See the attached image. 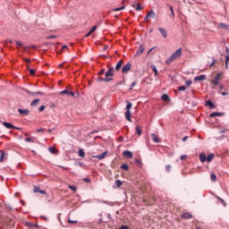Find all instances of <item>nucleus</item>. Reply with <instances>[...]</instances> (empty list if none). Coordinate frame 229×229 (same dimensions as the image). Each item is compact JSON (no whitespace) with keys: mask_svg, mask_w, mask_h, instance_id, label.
Here are the masks:
<instances>
[{"mask_svg":"<svg viewBox=\"0 0 229 229\" xmlns=\"http://www.w3.org/2000/svg\"><path fill=\"white\" fill-rule=\"evenodd\" d=\"M161 99H163V101H169V96H167V94H164L162 95Z\"/></svg>","mask_w":229,"mask_h":229,"instance_id":"29","label":"nucleus"},{"mask_svg":"<svg viewBox=\"0 0 229 229\" xmlns=\"http://www.w3.org/2000/svg\"><path fill=\"white\" fill-rule=\"evenodd\" d=\"M214 160V154H209L207 157V162H212Z\"/></svg>","mask_w":229,"mask_h":229,"instance_id":"27","label":"nucleus"},{"mask_svg":"<svg viewBox=\"0 0 229 229\" xmlns=\"http://www.w3.org/2000/svg\"><path fill=\"white\" fill-rule=\"evenodd\" d=\"M146 47H144V45H140L138 51L136 52V56H140L142 55V53H144Z\"/></svg>","mask_w":229,"mask_h":229,"instance_id":"6","label":"nucleus"},{"mask_svg":"<svg viewBox=\"0 0 229 229\" xmlns=\"http://www.w3.org/2000/svg\"><path fill=\"white\" fill-rule=\"evenodd\" d=\"M135 85H137V81H133L131 85L130 90L133 89V87H135Z\"/></svg>","mask_w":229,"mask_h":229,"instance_id":"45","label":"nucleus"},{"mask_svg":"<svg viewBox=\"0 0 229 229\" xmlns=\"http://www.w3.org/2000/svg\"><path fill=\"white\" fill-rule=\"evenodd\" d=\"M124 8H125L124 6H121V7L115 8L114 12H121V10H124Z\"/></svg>","mask_w":229,"mask_h":229,"instance_id":"41","label":"nucleus"},{"mask_svg":"<svg viewBox=\"0 0 229 229\" xmlns=\"http://www.w3.org/2000/svg\"><path fill=\"white\" fill-rule=\"evenodd\" d=\"M182 55V48L177 49L175 52H174L170 57L166 60V64L167 65H171V64H173V62H174L175 60H178V58H180Z\"/></svg>","mask_w":229,"mask_h":229,"instance_id":"1","label":"nucleus"},{"mask_svg":"<svg viewBox=\"0 0 229 229\" xmlns=\"http://www.w3.org/2000/svg\"><path fill=\"white\" fill-rule=\"evenodd\" d=\"M216 64V59H213L211 64H210V67H212L214 64Z\"/></svg>","mask_w":229,"mask_h":229,"instance_id":"60","label":"nucleus"},{"mask_svg":"<svg viewBox=\"0 0 229 229\" xmlns=\"http://www.w3.org/2000/svg\"><path fill=\"white\" fill-rule=\"evenodd\" d=\"M222 115H223V113L214 112L210 114L209 117H221Z\"/></svg>","mask_w":229,"mask_h":229,"instance_id":"18","label":"nucleus"},{"mask_svg":"<svg viewBox=\"0 0 229 229\" xmlns=\"http://www.w3.org/2000/svg\"><path fill=\"white\" fill-rule=\"evenodd\" d=\"M216 198H217V199H219L221 204L224 205V207H226V202H225V200L223 199H221L220 197H216Z\"/></svg>","mask_w":229,"mask_h":229,"instance_id":"37","label":"nucleus"},{"mask_svg":"<svg viewBox=\"0 0 229 229\" xmlns=\"http://www.w3.org/2000/svg\"><path fill=\"white\" fill-rule=\"evenodd\" d=\"M219 28H222L223 30H228V25L225 23H219Z\"/></svg>","mask_w":229,"mask_h":229,"instance_id":"30","label":"nucleus"},{"mask_svg":"<svg viewBox=\"0 0 229 229\" xmlns=\"http://www.w3.org/2000/svg\"><path fill=\"white\" fill-rule=\"evenodd\" d=\"M189 139V136H185L182 138V142H185V140H187Z\"/></svg>","mask_w":229,"mask_h":229,"instance_id":"58","label":"nucleus"},{"mask_svg":"<svg viewBox=\"0 0 229 229\" xmlns=\"http://www.w3.org/2000/svg\"><path fill=\"white\" fill-rule=\"evenodd\" d=\"M205 80H207V75H199L194 78V81H205Z\"/></svg>","mask_w":229,"mask_h":229,"instance_id":"7","label":"nucleus"},{"mask_svg":"<svg viewBox=\"0 0 229 229\" xmlns=\"http://www.w3.org/2000/svg\"><path fill=\"white\" fill-rule=\"evenodd\" d=\"M0 153H1L0 162H4V157H6V153L4 152V150H1Z\"/></svg>","mask_w":229,"mask_h":229,"instance_id":"21","label":"nucleus"},{"mask_svg":"<svg viewBox=\"0 0 229 229\" xmlns=\"http://www.w3.org/2000/svg\"><path fill=\"white\" fill-rule=\"evenodd\" d=\"M97 28H98L97 26H94L93 28H91V30L86 34V37H90L92 33L96 31Z\"/></svg>","mask_w":229,"mask_h":229,"instance_id":"20","label":"nucleus"},{"mask_svg":"<svg viewBox=\"0 0 229 229\" xmlns=\"http://www.w3.org/2000/svg\"><path fill=\"white\" fill-rule=\"evenodd\" d=\"M35 138L31 137V138H27L25 139V142H35L34 140Z\"/></svg>","mask_w":229,"mask_h":229,"instance_id":"36","label":"nucleus"},{"mask_svg":"<svg viewBox=\"0 0 229 229\" xmlns=\"http://www.w3.org/2000/svg\"><path fill=\"white\" fill-rule=\"evenodd\" d=\"M130 69H131V64L127 63L125 65L123 66L122 68V72L123 74H128Z\"/></svg>","mask_w":229,"mask_h":229,"instance_id":"4","label":"nucleus"},{"mask_svg":"<svg viewBox=\"0 0 229 229\" xmlns=\"http://www.w3.org/2000/svg\"><path fill=\"white\" fill-rule=\"evenodd\" d=\"M60 94L61 96H64V94H67V96H72V98H74V92L68 91L67 89L61 91Z\"/></svg>","mask_w":229,"mask_h":229,"instance_id":"10","label":"nucleus"},{"mask_svg":"<svg viewBox=\"0 0 229 229\" xmlns=\"http://www.w3.org/2000/svg\"><path fill=\"white\" fill-rule=\"evenodd\" d=\"M19 114H21V115H29L30 110L28 109H18Z\"/></svg>","mask_w":229,"mask_h":229,"instance_id":"13","label":"nucleus"},{"mask_svg":"<svg viewBox=\"0 0 229 229\" xmlns=\"http://www.w3.org/2000/svg\"><path fill=\"white\" fill-rule=\"evenodd\" d=\"M24 62H26V64H30V59L26 58L24 59Z\"/></svg>","mask_w":229,"mask_h":229,"instance_id":"62","label":"nucleus"},{"mask_svg":"<svg viewBox=\"0 0 229 229\" xmlns=\"http://www.w3.org/2000/svg\"><path fill=\"white\" fill-rule=\"evenodd\" d=\"M132 8H135L136 12H140L142 10V6L140 5V3H138L137 4H133Z\"/></svg>","mask_w":229,"mask_h":229,"instance_id":"14","label":"nucleus"},{"mask_svg":"<svg viewBox=\"0 0 229 229\" xmlns=\"http://www.w3.org/2000/svg\"><path fill=\"white\" fill-rule=\"evenodd\" d=\"M152 71L155 72V76H158V70H157V66H153Z\"/></svg>","mask_w":229,"mask_h":229,"instance_id":"38","label":"nucleus"},{"mask_svg":"<svg viewBox=\"0 0 229 229\" xmlns=\"http://www.w3.org/2000/svg\"><path fill=\"white\" fill-rule=\"evenodd\" d=\"M181 160H184V158H187V156H185V155H182V156H181Z\"/></svg>","mask_w":229,"mask_h":229,"instance_id":"59","label":"nucleus"},{"mask_svg":"<svg viewBox=\"0 0 229 229\" xmlns=\"http://www.w3.org/2000/svg\"><path fill=\"white\" fill-rule=\"evenodd\" d=\"M3 126H4L5 128H7L8 130H12V129H15V130H19V128L14 127L13 124L8 123V122H4L3 123Z\"/></svg>","mask_w":229,"mask_h":229,"instance_id":"5","label":"nucleus"},{"mask_svg":"<svg viewBox=\"0 0 229 229\" xmlns=\"http://www.w3.org/2000/svg\"><path fill=\"white\" fill-rule=\"evenodd\" d=\"M123 60H120L116 65H115V71H119V69H121V67H123Z\"/></svg>","mask_w":229,"mask_h":229,"instance_id":"22","label":"nucleus"},{"mask_svg":"<svg viewBox=\"0 0 229 229\" xmlns=\"http://www.w3.org/2000/svg\"><path fill=\"white\" fill-rule=\"evenodd\" d=\"M15 44H16V46H20V47H22V44L21 42L16 41Z\"/></svg>","mask_w":229,"mask_h":229,"instance_id":"53","label":"nucleus"},{"mask_svg":"<svg viewBox=\"0 0 229 229\" xmlns=\"http://www.w3.org/2000/svg\"><path fill=\"white\" fill-rule=\"evenodd\" d=\"M131 106H132L131 102H127L126 109L130 110Z\"/></svg>","mask_w":229,"mask_h":229,"instance_id":"42","label":"nucleus"},{"mask_svg":"<svg viewBox=\"0 0 229 229\" xmlns=\"http://www.w3.org/2000/svg\"><path fill=\"white\" fill-rule=\"evenodd\" d=\"M182 219H191L192 218V215L191 213H183L182 215Z\"/></svg>","mask_w":229,"mask_h":229,"instance_id":"17","label":"nucleus"},{"mask_svg":"<svg viewBox=\"0 0 229 229\" xmlns=\"http://www.w3.org/2000/svg\"><path fill=\"white\" fill-rule=\"evenodd\" d=\"M155 12L153 10H150L147 14V17H155Z\"/></svg>","mask_w":229,"mask_h":229,"instance_id":"28","label":"nucleus"},{"mask_svg":"<svg viewBox=\"0 0 229 229\" xmlns=\"http://www.w3.org/2000/svg\"><path fill=\"white\" fill-rule=\"evenodd\" d=\"M69 189H71L72 191H76V187L75 186H69Z\"/></svg>","mask_w":229,"mask_h":229,"instance_id":"57","label":"nucleus"},{"mask_svg":"<svg viewBox=\"0 0 229 229\" xmlns=\"http://www.w3.org/2000/svg\"><path fill=\"white\" fill-rule=\"evenodd\" d=\"M229 55L225 57V69H228Z\"/></svg>","mask_w":229,"mask_h":229,"instance_id":"39","label":"nucleus"},{"mask_svg":"<svg viewBox=\"0 0 229 229\" xmlns=\"http://www.w3.org/2000/svg\"><path fill=\"white\" fill-rule=\"evenodd\" d=\"M121 169H123L124 171H128V169H129L128 165L123 164V165H121Z\"/></svg>","mask_w":229,"mask_h":229,"instance_id":"33","label":"nucleus"},{"mask_svg":"<svg viewBox=\"0 0 229 229\" xmlns=\"http://www.w3.org/2000/svg\"><path fill=\"white\" fill-rule=\"evenodd\" d=\"M36 131L37 133H40V131H44V128L38 129Z\"/></svg>","mask_w":229,"mask_h":229,"instance_id":"54","label":"nucleus"},{"mask_svg":"<svg viewBox=\"0 0 229 229\" xmlns=\"http://www.w3.org/2000/svg\"><path fill=\"white\" fill-rule=\"evenodd\" d=\"M69 47H67V45H64V46H63V47H62V50L64 51V49H68Z\"/></svg>","mask_w":229,"mask_h":229,"instance_id":"61","label":"nucleus"},{"mask_svg":"<svg viewBox=\"0 0 229 229\" xmlns=\"http://www.w3.org/2000/svg\"><path fill=\"white\" fill-rule=\"evenodd\" d=\"M38 103H40V99H39V98H36V99H34V100L30 103V106H37V105H38Z\"/></svg>","mask_w":229,"mask_h":229,"instance_id":"23","label":"nucleus"},{"mask_svg":"<svg viewBox=\"0 0 229 229\" xmlns=\"http://www.w3.org/2000/svg\"><path fill=\"white\" fill-rule=\"evenodd\" d=\"M106 151L98 155V156H93V158H98V160H103V158H105V157H106Z\"/></svg>","mask_w":229,"mask_h":229,"instance_id":"12","label":"nucleus"},{"mask_svg":"<svg viewBox=\"0 0 229 229\" xmlns=\"http://www.w3.org/2000/svg\"><path fill=\"white\" fill-rule=\"evenodd\" d=\"M107 80H114V67H110L108 71L106 72V77Z\"/></svg>","mask_w":229,"mask_h":229,"instance_id":"3","label":"nucleus"},{"mask_svg":"<svg viewBox=\"0 0 229 229\" xmlns=\"http://www.w3.org/2000/svg\"><path fill=\"white\" fill-rule=\"evenodd\" d=\"M185 85L186 87H191V85H192V81H186Z\"/></svg>","mask_w":229,"mask_h":229,"instance_id":"43","label":"nucleus"},{"mask_svg":"<svg viewBox=\"0 0 229 229\" xmlns=\"http://www.w3.org/2000/svg\"><path fill=\"white\" fill-rule=\"evenodd\" d=\"M151 51H153V48H150L148 52V55H149V53H151Z\"/></svg>","mask_w":229,"mask_h":229,"instance_id":"64","label":"nucleus"},{"mask_svg":"<svg viewBox=\"0 0 229 229\" xmlns=\"http://www.w3.org/2000/svg\"><path fill=\"white\" fill-rule=\"evenodd\" d=\"M68 223H70L71 225H76L78 223V220L68 219Z\"/></svg>","mask_w":229,"mask_h":229,"instance_id":"40","label":"nucleus"},{"mask_svg":"<svg viewBox=\"0 0 229 229\" xmlns=\"http://www.w3.org/2000/svg\"><path fill=\"white\" fill-rule=\"evenodd\" d=\"M158 31H160V33H161V35H162V37H163L164 38H167V30H165V29H164V28H159V29H158Z\"/></svg>","mask_w":229,"mask_h":229,"instance_id":"9","label":"nucleus"},{"mask_svg":"<svg viewBox=\"0 0 229 229\" xmlns=\"http://www.w3.org/2000/svg\"><path fill=\"white\" fill-rule=\"evenodd\" d=\"M102 74H105V68H102L100 72H98V75L101 76Z\"/></svg>","mask_w":229,"mask_h":229,"instance_id":"48","label":"nucleus"},{"mask_svg":"<svg viewBox=\"0 0 229 229\" xmlns=\"http://www.w3.org/2000/svg\"><path fill=\"white\" fill-rule=\"evenodd\" d=\"M98 81H106V82H108V81H112V79H107V78H103V77H98Z\"/></svg>","mask_w":229,"mask_h":229,"instance_id":"25","label":"nucleus"},{"mask_svg":"<svg viewBox=\"0 0 229 229\" xmlns=\"http://www.w3.org/2000/svg\"><path fill=\"white\" fill-rule=\"evenodd\" d=\"M222 78H221V72H218L216 76L215 79L211 81V83H213V85L215 87H217V85H219V82L221 81Z\"/></svg>","mask_w":229,"mask_h":229,"instance_id":"2","label":"nucleus"},{"mask_svg":"<svg viewBox=\"0 0 229 229\" xmlns=\"http://www.w3.org/2000/svg\"><path fill=\"white\" fill-rule=\"evenodd\" d=\"M222 96H228V92H222Z\"/></svg>","mask_w":229,"mask_h":229,"instance_id":"63","label":"nucleus"},{"mask_svg":"<svg viewBox=\"0 0 229 229\" xmlns=\"http://www.w3.org/2000/svg\"><path fill=\"white\" fill-rule=\"evenodd\" d=\"M40 188L38 187H34V192H40Z\"/></svg>","mask_w":229,"mask_h":229,"instance_id":"51","label":"nucleus"},{"mask_svg":"<svg viewBox=\"0 0 229 229\" xmlns=\"http://www.w3.org/2000/svg\"><path fill=\"white\" fill-rule=\"evenodd\" d=\"M39 194H46V190H39Z\"/></svg>","mask_w":229,"mask_h":229,"instance_id":"56","label":"nucleus"},{"mask_svg":"<svg viewBox=\"0 0 229 229\" xmlns=\"http://www.w3.org/2000/svg\"><path fill=\"white\" fill-rule=\"evenodd\" d=\"M217 180V176L215 174H211V182H216Z\"/></svg>","mask_w":229,"mask_h":229,"instance_id":"35","label":"nucleus"},{"mask_svg":"<svg viewBox=\"0 0 229 229\" xmlns=\"http://www.w3.org/2000/svg\"><path fill=\"white\" fill-rule=\"evenodd\" d=\"M178 90H179V92L187 90V87H185V86H180V87L178 88Z\"/></svg>","mask_w":229,"mask_h":229,"instance_id":"34","label":"nucleus"},{"mask_svg":"<svg viewBox=\"0 0 229 229\" xmlns=\"http://www.w3.org/2000/svg\"><path fill=\"white\" fill-rule=\"evenodd\" d=\"M125 118L127 119V121L131 123V112H130V110H127L125 112Z\"/></svg>","mask_w":229,"mask_h":229,"instance_id":"15","label":"nucleus"},{"mask_svg":"<svg viewBox=\"0 0 229 229\" xmlns=\"http://www.w3.org/2000/svg\"><path fill=\"white\" fill-rule=\"evenodd\" d=\"M115 185H116V187H121V185H123V181H121V180H116V181H115Z\"/></svg>","mask_w":229,"mask_h":229,"instance_id":"32","label":"nucleus"},{"mask_svg":"<svg viewBox=\"0 0 229 229\" xmlns=\"http://www.w3.org/2000/svg\"><path fill=\"white\" fill-rule=\"evenodd\" d=\"M35 72H36V70H35V69H30V74L31 76H33V74H35Z\"/></svg>","mask_w":229,"mask_h":229,"instance_id":"46","label":"nucleus"},{"mask_svg":"<svg viewBox=\"0 0 229 229\" xmlns=\"http://www.w3.org/2000/svg\"><path fill=\"white\" fill-rule=\"evenodd\" d=\"M26 226H28L29 228H38V224H32L30 222H26Z\"/></svg>","mask_w":229,"mask_h":229,"instance_id":"16","label":"nucleus"},{"mask_svg":"<svg viewBox=\"0 0 229 229\" xmlns=\"http://www.w3.org/2000/svg\"><path fill=\"white\" fill-rule=\"evenodd\" d=\"M200 162H207V155L205 153L199 154Z\"/></svg>","mask_w":229,"mask_h":229,"instance_id":"19","label":"nucleus"},{"mask_svg":"<svg viewBox=\"0 0 229 229\" xmlns=\"http://www.w3.org/2000/svg\"><path fill=\"white\" fill-rule=\"evenodd\" d=\"M170 11L172 13V17H174V10L173 9V6H170Z\"/></svg>","mask_w":229,"mask_h":229,"instance_id":"50","label":"nucleus"},{"mask_svg":"<svg viewBox=\"0 0 229 229\" xmlns=\"http://www.w3.org/2000/svg\"><path fill=\"white\" fill-rule=\"evenodd\" d=\"M44 93L40 92V91H38L35 93L36 96H42Z\"/></svg>","mask_w":229,"mask_h":229,"instance_id":"55","label":"nucleus"},{"mask_svg":"<svg viewBox=\"0 0 229 229\" xmlns=\"http://www.w3.org/2000/svg\"><path fill=\"white\" fill-rule=\"evenodd\" d=\"M206 105H207L208 106H210V108H214V103H212V101H210V100H208L207 103H206Z\"/></svg>","mask_w":229,"mask_h":229,"instance_id":"31","label":"nucleus"},{"mask_svg":"<svg viewBox=\"0 0 229 229\" xmlns=\"http://www.w3.org/2000/svg\"><path fill=\"white\" fill-rule=\"evenodd\" d=\"M151 139H152L153 142H156V144H158V142H160L158 136H157V134H155V133L151 134Z\"/></svg>","mask_w":229,"mask_h":229,"instance_id":"11","label":"nucleus"},{"mask_svg":"<svg viewBox=\"0 0 229 229\" xmlns=\"http://www.w3.org/2000/svg\"><path fill=\"white\" fill-rule=\"evenodd\" d=\"M50 153H55V151H56V148H55V147H51L48 148Z\"/></svg>","mask_w":229,"mask_h":229,"instance_id":"44","label":"nucleus"},{"mask_svg":"<svg viewBox=\"0 0 229 229\" xmlns=\"http://www.w3.org/2000/svg\"><path fill=\"white\" fill-rule=\"evenodd\" d=\"M83 181L86 182V183H90V180L89 178H84Z\"/></svg>","mask_w":229,"mask_h":229,"instance_id":"52","label":"nucleus"},{"mask_svg":"<svg viewBox=\"0 0 229 229\" xmlns=\"http://www.w3.org/2000/svg\"><path fill=\"white\" fill-rule=\"evenodd\" d=\"M46 110V106H41L39 107V112H44Z\"/></svg>","mask_w":229,"mask_h":229,"instance_id":"49","label":"nucleus"},{"mask_svg":"<svg viewBox=\"0 0 229 229\" xmlns=\"http://www.w3.org/2000/svg\"><path fill=\"white\" fill-rule=\"evenodd\" d=\"M165 171L167 173H169V171H171V165H168L165 166Z\"/></svg>","mask_w":229,"mask_h":229,"instance_id":"47","label":"nucleus"},{"mask_svg":"<svg viewBox=\"0 0 229 229\" xmlns=\"http://www.w3.org/2000/svg\"><path fill=\"white\" fill-rule=\"evenodd\" d=\"M136 133H137V135H139V137H140V135H142V129H140V126H139V125L136 126Z\"/></svg>","mask_w":229,"mask_h":229,"instance_id":"24","label":"nucleus"},{"mask_svg":"<svg viewBox=\"0 0 229 229\" xmlns=\"http://www.w3.org/2000/svg\"><path fill=\"white\" fill-rule=\"evenodd\" d=\"M78 155L82 158L85 157V150H83L82 148L79 149Z\"/></svg>","mask_w":229,"mask_h":229,"instance_id":"26","label":"nucleus"},{"mask_svg":"<svg viewBox=\"0 0 229 229\" xmlns=\"http://www.w3.org/2000/svg\"><path fill=\"white\" fill-rule=\"evenodd\" d=\"M123 157L126 158H133V154L130 150L123 151Z\"/></svg>","mask_w":229,"mask_h":229,"instance_id":"8","label":"nucleus"}]
</instances>
